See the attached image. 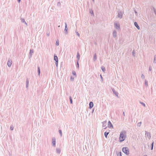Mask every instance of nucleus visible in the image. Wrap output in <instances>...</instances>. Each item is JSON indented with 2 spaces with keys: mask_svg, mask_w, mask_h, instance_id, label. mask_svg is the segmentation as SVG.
<instances>
[{
  "mask_svg": "<svg viewBox=\"0 0 156 156\" xmlns=\"http://www.w3.org/2000/svg\"><path fill=\"white\" fill-rule=\"evenodd\" d=\"M58 27H60V26H58Z\"/></svg>",
  "mask_w": 156,
  "mask_h": 156,
  "instance_id": "052dcab7",
  "label": "nucleus"
},
{
  "mask_svg": "<svg viewBox=\"0 0 156 156\" xmlns=\"http://www.w3.org/2000/svg\"><path fill=\"white\" fill-rule=\"evenodd\" d=\"M126 132L125 130L121 132L119 138L120 142H122L125 140L126 137Z\"/></svg>",
  "mask_w": 156,
  "mask_h": 156,
  "instance_id": "f257e3e1",
  "label": "nucleus"
},
{
  "mask_svg": "<svg viewBox=\"0 0 156 156\" xmlns=\"http://www.w3.org/2000/svg\"><path fill=\"white\" fill-rule=\"evenodd\" d=\"M92 13H93V12L92 11V12H90V13L92 14Z\"/></svg>",
  "mask_w": 156,
  "mask_h": 156,
  "instance_id": "4d7b16f0",
  "label": "nucleus"
},
{
  "mask_svg": "<svg viewBox=\"0 0 156 156\" xmlns=\"http://www.w3.org/2000/svg\"><path fill=\"white\" fill-rule=\"evenodd\" d=\"M55 63L56 66L57 67L58 66V62H55Z\"/></svg>",
  "mask_w": 156,
  "mask_h": 156,
  "instance_id": "e433bc0d",
  "label": "nucleus"
},
{
  "mask_svg": "<svg viewBox=\"0 0 156 156\" xmlns=\"http://www.w3.org/2000/svg\"><path fill=\"white\" fill-rule=\"evenodd\" d=\"M10 129L11 130H12L13 129V127L12 126H10Z\"/></svg>",
  "mask_w": 156,
  "mask_h": 156,
  "instance_id": "c03bdc74",
  "label": "nucleus"
},
{
  "mask_svg": "<svg viewBox=\"0 0 156 156\" xmlns=\"http://www.w3.org/2000/svg\"><path fill=\"white\" fill-rule=\"evenodd\" d=\"M123 115L124 116H125V114L124 112H123Z\"/></svg>",
  "mask_w": 156,
  "mask_h": 156,
  "instance_id": "de8ad7c7",
  "label": "nucleus"
},
{
  "mask_svg": "<svg viewBox=\"0 0 156 156\" xmlns=\"http://www.w3.org/2000/svg\"><path fill=\"white\" fill-rule=\"evenodd\" d=\"M61 5V3L60 2H58L57 3V6H58L60 7Z\"/></svg>",
  "mask_w": 156,
  "mask_h": 156,
  "instance_id": "473e14b6",
  "label": "nucleus"
},
{
  "mask_svg": "<svg viewBox=\"0 0 156 156\" xmlns=\"http://www.w3.org/2000/svg\"><path fill=\"white\" fill-rule=\"evenodd\" d=\"M123 119H124V117H123Z\"/></svg>",
  "mask_w": 156,
  "mask_h": 156,
  "instance_id": "bf43d9fd",
  "label": "nucleus"
},
{
  "mask_svg": "<svg viewBox=\"0 0 156 156\" xmlns=\"http://www.w3.org/2000/svg\"><path fill=\"white\" fill-rule=\"evenodd\" d=\"M54 60L55 62H58V57L55 55H54Z\"/></svg>",
  "mask_w": 156,
  "mask_h": 156,
  "instance_id": "2eb2a0df",
  "label": "nucleus"
},
{
  "mask_svg": "<svg viewBox=\"0 0 156 156\" xmlns=\"http://www.w3.org/2000/svg\"><path fill=\"white\" fill-rule=\"evenodd\" d=\"M154 12L155 14V15H156V10H154Z\"/></svg>",
  "mask_w": 156,
  "mask_h": 156,
  "instance_id": "49530a36",
  "label": "nucleus"
},
{
  "mask_svg": "<svg viewBox=\"0 0 156 156\" xmlns=\"http://www.w3.org/2000/svg\"><path fill=\"white\" fill-rule=\"evenodd\" d=\"M108 127L109 128H113V126L110 121H108Z\"/></svg>",
  "mask_w": 156,
  "mask_h": 156,
  "instance_id": "20e7f679",
  "label": "nucleus"
},
{
  "mask_svg": "<svg viewBox=\"0 0 156 156\" xmlns=\"http://www.w3.org/2000/svg\"><path fill=\"white\" fill-rule=\"evenodd\" d=\"M145 135L148 137L149 139L151 137V133L149 132L145 131Z\"/></svg>",
  "mask_w": 156,
  "mask_h": 156,
  "instance_id": "423d86ee",
  "label": "nucleus"
},
{
  "mask_svg": "<svg viewBox=\"0 0 156 156\" xmlns=\"http://www.w3.org/2000/svg\"><path fill=\"white\" fill-rule=\"evenodd\" d=\"M64 30L65 31V33L67 34L68 33V28H67V25L66 23H65V29Z\"/></svg>",
  "mask_w": 156,
  "mask_h": 156,
  "instance_id": "6e6552de",
  "label": "nucleus"
},
{
  "mask_svg": "<svg viewBox=\"0 0 156 156\" xmlns=\"http://www.w3.org/2000/svg\"><path fill=\"white\" fill-rule=\"evenodd\" d=\"M89 108L90 109L91 108L94 106V104L93 102L92 101H90L89 103Z\"/></svg>",
  "mask_w": 156,
  "mask_h": 156,
  "instance_id": "9d476101",
  "label": "nucleus"
},
{
  "mask_svg": "<svg viewBox=\"0 0 156 156\" xmlns=\"http://www.w3.org/2000/svg\"><path fill=\"white\" fill-rule=\"evenodd\" d=\"M59 133L60 134V135L61 136H62V130L60 129L59 130H58Z\"/></svg>",
  "mask_w": 156,
  "mask_h": 156,
  "instance_id": "bb28decb",
  "label": "nucleus"
},
{
  "mask_svg": "<svg viewBox=\"0 0 156 156\" xmlns=\"http://www.w3.org/2000/svg\"><path fill=\"white\" fill-rule=\"evenodd\" d=\"M117 156H122L121 152H120L117 154Z\"/></svg>",
  "mask_w": 156,
  "mask_h": 156,
  "instance_id": "72a5a7b5",
  "label": "nucleus"
},
{
  "mask_svg": "<svg viewBox=\"0 0 156 156\" xmlns=\"http://www.w3.org/2000/svg\"><path fill=\"white\" fill-rule=\"evenodd\" d=\"M114 27L117 30H119L120 28V25L119 23H117L116 22L114 23Z\"/></svg>",
  "mask_w": 156,
  "mask_h": 156,
  "instance_id": "7ed1b4c3",
  "label": "nucleus"
},
{
  "mask_svg": "<svg viewBox=\"0 0 156 156\" xmlns=\"http://www.w3.org/2000/svg\"><path fill=\"white\" fill-rule=\"evenodd\" d=\"M92 13H93V12L92 11V12H90V13L92 14Z\"/></svg>",
  "mask_w": 156,
  "mask_h": 156,
  "instance_id": "5fc2aeb1",
  "label": "nucleus"
},
{
  "mask_svg": "<svg viewBox=\"0 0 156 156\" xmlns=\"http://www.w3.org/2000/svg\"><path fill=\"white\" fill-rule=\"evenodd\" d=\"M56 152L58 154H60V153L61 152L60 149L59 148H57L56 149Z\"/></svg>",
  "mask_w": 156,
  "mask_h": 156,
  "instance_id": "aec40b11",
  "label": "nucleus"
},
{
  "mask_svg": "<svg viewBox=\"0 0 156 156\" xmlns=\"http://www.w3.org/2000/svg\"><path fill=\"white\" fill-rule=\"evenodd\" d=\"M80 57V55L79 53L78 52L77 53V55L76 56L77 60L79 61Z\"/></svg>",
  "mask_w": 156,
  "mask_h": 156,
  "instance_id": "4468645a",
  "label": "nucleus"
},
{
  "mask_svg": "<svg viewBox=\"0 0 156 156\" xmlns=\"http://www.w3.org/2000/svg\"><path fill=\"white\" fill-rule=\"evenodd\" d=\"M12 64V61L9 59L7 62V65L9 67H10Z\"/></svg>",
  "mask_w": 156,
  "mask_h": 156,
  "instance_id": "39448f33",
  "label": "nucleus"
},
{
  "mask_svg": "<svg viewBox=\"0 0 156 156\" xmlns=\"http://www.w3.org/2000/svg\"><path fill=\"white\" fill-rule=\"evenodd\" d=\"M69 100L70 101V103L71 104L73 103V100L72 97L71 96L69 97Z\"/></svg>",
  "mask_w": 156,
  "mask_h": 156,
  "instance_id": "a878e982",
  "label": "nucleus"
},
{
  "mask_svg": "<svg viewBox=\"0 0 156 156\" xmlns=\"http://www.w3.org/2000/svg\"><path fill=\"white\" fill-rule=\"evenodd\" d=\"M21 0H17V1L19 3H20V2L21 1Z\"/></svg>",
  "mask_w": 156,
  "mask_h": 156,
  "instance_id": "3c124183",
  "label": "nucleus"
},
{
  "mask_svg": "<svg viewBox=\"0 0 156 156\" xmlns=\"http://www.w3.org/2000/svg\"><path fill=\"white\" fill-rule=\"evenodd\" d=\"M101 69H102V71H103V72H105V69L104 67L103 66H102L101 67Z\"/></svg>",
  "mask_w": 156,
  "mask_h": 156,
  "instance_id": "5701e85b",
  "label": "nucleus"
},
{
  "mask_svg": "<svg viewBox=\"0 0 156 156\" xmlns=\"http://www.w3.org/2000/svg\"><path fill=\"white\" fill-rule=\"evenodd\" d=\"M102 123L103 124L102 127L103 128L105 127L106 124V121H104L102 122Z\"/></svg>",
  "mask_w": 156,
  "mask_h": 156,
  "instance_id": "dca6fc26",
  "label": "nucleus"
},
{
  "mask_svg": "<svg viewBox=\"0 0 156 156\" xmlns=\"http://www.w3.org/2000/svg\"><path fill=\"white\" fill-rule=\"evenodd\" d=\"M37 72L38 73V74L39 76L40 75V69L39 67H38L37 68Z\"/></svg>",
  "mask_w": 156,
  "mask_h": 156,
  "instance_id": "4be33fe9",
  "label": "nucleus"
},
{
  "mask_svg": "<svg viewBox=\"0 0 156 156\" xmlns=\"http://www.w3.org/2000/svg\"><path fill=\"white\" fill-rule=\"evenodd\" d=\"M47 36H49V34H47Z\"/></svg>",
  "mask_w": 156,
  "mask_h": 156,
  "instance_id": "864d4df0",
  "label": "nucleus"
},
{
  "mask_svg": "<svg viewBox=\"0 0 156 156\" xmlns=\"http://www.w3.org/2000/svg\"><path fill=\"white\" fill-rule=\"evenodd\" d=\"M21 21L22 22L24 23V22H25V20L23 18H21Z\"/></svg>",
  "mask_w": 156,
  "mask_h": 156,
  "instance_id": "7c9ffc66",
  "label": "nucleus"
},
{
  "mask_svg": "<svg viewBox=\"0 0 156 156\" xmlns=\"http://www.w3.org/2000/svg\"><path fill=\"white\" fill-rule=\"evenodd\" d=\"M153 148V147L151 146V150H152Z\"/></svg>",
  "mask_w": 156,
  "mask_h": 156,
  "instance_id": "8fccbe9b",
  "label": "nucleus"
},
{
  "mask_svg": "<svg viewBox=\"0 0 156 156\" xmlns=\"http://www.w3.org/2000/svg\"><path fill=\"white\" fill-rule=\"evenodd\" d=\"M52 143L53 146H55V138L52 139Z\"/></svg>",
  "mask_w": 156,
  "mask_h": 156,
  "instance_id": "ddd939ff",
  "label": "nucleus"
},
{
  "mask_svg": "<svg viewBox=\"0 0 156 156\" xmlns=\"http://www.w3.org/2000/svg\"><path fill=\"white\" fill-rule=\"evenodd\" d=\"M34 52V50L33 49H30V57L32 55L31 53H33Z\"/></svg>",
  "mask_w": 156,
  "mask_h": 156,
  "instance_id": "412c9836",
  "label": "nucleus"
},
{
  "mask_svg": "<svg viewBox=\"0 0 156 156\" xmlns=\"http://www.w3.org/2000/svg\"><path fill=\"white\" fill-rule=\"evenodd\" d=\"M152 68L151 66H149V71H151V70Z\"/></svg>",
  "mask_w": 156,
  "mask_h": 156,
  "instance_id": "58836bf2",
  "label": "nucleus"
},
{
  "mask_svg": "<svg viewBox=\"0 0 156 156\" xmlns=\"http://www.w3.org/2000/svg\"><path fill=\"white\" fill-rule=\"evenodd\" d=\"M153 62L156 63V55H154Z\"/></svg>",
  "mask_w": 156,
  "mask_h": 156,
  "instance_id": "b1692460",
  "label": "nucleus"
},
{
  "mask_svg": "<svg viewBox=\"0 0 156 156\" xmlns=\"http://www.w3.org/2000/svg\"><path fill=\"white\" fill-rule=\"evenodd\" d=\"M100 77H101V79L102 80H103V77H102L101 75V74L100 75Z\"/></svg>",
  "mask_w": 156,
  "mask_h": 156,
  "instance_id": "a18cd8bd",
  "label": "nucleus"
},
{
  "mask_svg": "<svg viewBox=\"0 0 156 156\" xmlns=\"http://www.w3.org/2000/svg\"><path fill=\"white\" fill-rule=\"evenodd\" d=\"M112 92H113V93L115 94V95L116 96H117V97H118V93L116 92L115 90L114 89V88H112Z\"/></svg>",
  "mask_w": 156,
  "mask_h": 156,
  "instance_id": "0eeeda50",
  "label": "nucleus"
},
{
  "mask_svg": "<svg viewBox=\"0 0 156 156\" xmlns=\"http://www.w3.org/2000/svg\"><path fill=\"white\" fill-rule=\"evenodd\" d=\"M122 14L121 12H119L118 13V18H121L122 17Z\"/></svg>",
  "mask_w": 156,
  "mask_h": 156,
  "instance_id": "9b49d317",
  "label": "nucleus"
},
{
  "mask_svg": "<svg viewBox=\"0 0 156 156\" xmlns=\"http://www.w3.org/2000/svg\"><path fill=\"white\" fill-rule=\"evenodd\" d=\"M145 85L146 86H148V82L146 80H145Z\"/></svg>",
  "mask_w": 156,
  "mask_h": 156,
  "instance_id": "c85d7f7f",
  "label": "nucleus"
},
{
  "mask_svg": "<svg viewBox=\"0 0 156 156\" xmlns=\"http://www.w3.org/2000/svg\"><path fill=\"white\" fill-rule=\"evenodd\" d=\"M107 127H105V128H104L105 129H106V128Z\"/></svg>",
  "mask_w": 156,
  "mask_h": 156,
  "instance_id": "13d9d810",
  "label": "nucleus"
},
{
  "mask_svg": "<svg viewBox=\"0 0 156 156\" xmlns=\"http://www.w3.org/2000/svg\"><path fill=\"white\" fill-rule=\"evenodd\" d=\"M59 44V42L58 41H57L56 42V46H58Z\"/></svg>",
  "mask_w": 156,
  "mask_h": 156,
  "instance_id": "c756f323",
  "label": "nucleus"
},
{
  "mask_svg": "<svg viewBox=\"0 0 156 156\" xmlns=\"http://www.w3.org/2000/svg\"><path fill=\"white\" fill-rule=\"evenodd\" d=\"M109 133V131H108V132H105V138H107V136H108V134Z\"/></svg>",
  "mask_w": 156,
  "mask_h": 156,
  "instance_id": "f3484780",
  "label": "nucleus"
},
{
  "mask_svg": "<svg viewBox=\"0 0 156 156\" xmlns=\"http://www.w3.org/2000/svg\"><path fill=\"white\" fill-rule=\"evenodd\" d=\"M24 23H25V24H26V25H27V23L26 22H24Z\"/></svg>",
  "mask_w": 156,
  "mask_h": 156,
  "instance_id": "603ef678",
  "label": "nucleus"
},
{
  "mask_svg": "<svg viewBox=\"0 0 156 156\" xmlns=\"http://www.w3.org/2000/svg\"><path fill=\"white\" fill-rule=\"evenodd\" d=\"M154 141H153V142H152V144H151V146L152 147H153V146H154Z\"/></svg>",
  "mask_w": 156,
  "mask_h": 156,
  "instance_id": "79ce46f5",
  "label": "nucleus"
},
{
  "mask_svg": "<svg viewBox=\"0 0 156 156\" xmlns=\"http://www.w3.org/2000/svg\"><path fill=\"white\" fill-rule=\"evenodd\" d=\"M122 151L127 155H129V149L127 147H123Z\"/></svg>",
  "mask_w": 156,
  "mask_h": 156,
  "instance_id": "f03ea898",
  "label": "nucleus"
},
{
  "mask_svg": "<svg viewBox=\"0 0 156 156\" xmlns=\"http://www.w3.org/2000/svg\"><path fill=\"white\" fill-rule=\"evenodd\" d=\"M140 103L143 105L144 107H145V106H146L145 104L144 103L140 102Z\"/></svg>",
  "mask_w": 156,
  "mask_h": 156,
  "instance_id": "c9c22d12",
  "label": "nucleus"
},
{
  "mask_svg": "<svg viewBox=\"0 0 156 156\" xmlns=\"http://www.w3.org/2000/svg\"><path fill=\"white\" fill-rule=\"evenodd\" d=\"M144 156H147L146 155H145V156L144 155Z\"/></svg>",
  "mask_w": 156,
  "mask_h": 156,
  "instance_id": "680f3d73",
  "label": "nucleus"
},
{
  "mask_svg": "<svg viewBox=\"0 0 156 156\" xmlns=\"http://www.w3.org/2000/svg\"><path fill=\"white\" fill-rule=\"evenodd\" d=\"M97 59V55L96 53H95L94 55V57L93 58L94 61H95Z\"/></svg>",
  "mask_w": 156,
  "mask_h": 156,
  "instance_id": "6ab92c4d",
  "label": "nucleus"
},
{
  "mask_svg": "<svg viewBox=\"0 0 156 156\" xmlns=\"http://www.w3.org/2000/svg\"><path fill=\"white\" fill-rule=\"evenodd\" d=\"M135 51L134 50H133L132 51V55L133 57L135 56Z\"/></svg>",
  "mask_w": 156,
  "mask_h": 156,
  "instance_id": "cd10ccee",
  "label": "nucleus"
},
{
  "mask_svg": "<svg viewBox=\"0 0 156 156\" xmlns=\"http://www.w3.org/2000/svg\"><path fill=\"white\" fill-rule=\"evenodd\" d=\"M141 77L142 79H144V78L145 76H144L143 74H142L141 75Z\"/></svg>",
  "mask_w": 156,
  "mask_h": 156,
  "instance_id": "ea45409f",
  "label": "nucleus"
},
{
  "mask_svg": "<svg viewBox=\"0 0 156 156\" xmlns=\"http://www.w3.org/2000/svg\"><path fill=\"white\" fill-rule=\"evenodd\" d=\"M29 83V80L28 78H27L26 79V87L27 88L28 87V85Z\"/></svg>",
  "mask_w": 156,
  "mask_h": 156,
  "instance_id": "a211bd4d",
  "label": "nucleus"
},
{
  "mask_svg": "<svg viewBox=\"0 0 156 156\" xmlns=\"http://www.w3.org/2000/svg\"><path fill=\"white\" fill-rule=\"evenodd\" d=\"M79 61L76 60V64H77V66L76 67L77 68H79Z\"/></svg>",
  "mask_w": 156,
  "mask_h": 156,
  "instance_id": "393cba45",
  "label": "nucleus"
},
{
  "mask_svg": "<svg viewBox=\"0 0 156 156\" xmlns=\"http://www.w3.org/2000/svg\"><path fill=\"white\" fill-rule=\"evenodd\" d=\"M92 1H94V0H92Z\"/></svg>",
  "mask_w": 156,
  "mask_h": 156,
  "instance_id": "e2e57ef3",
  "label": "nucleus"
},
{
  "mask_svg": "<svg viewBox=\"0 0 156 156\" xmlns=\"http://www.w3.org/2000/svg\"><path fill=\"white\" fill-rule=\"evenodd\" d=\"M92 13H93V12L92 11V12H90V13L92 14Z\"/></svg>",
  "mask_w": 156,
  "mask_h": 156,
  "instance_id": "6e6d98bb",
  "label": "nucleus"
},
{
  "mask_svg": "<svg viewBox=\"0 0 156 156\" xmlns=\"http://www.w3.org/2000/svg\"><path fill=\"white\" fill-rule=\"evenodd\" d=\"M134 12H135V13L136 14V16H137L138 14H137V12H136V10H134Z\"/></svg>",
  "mask_w": 156,
  "mask_h": 156,
  "instance_id": "a19ab883",
  "label": "nucleus"
},
{
  "mask_svg": "<svg viewBox=\"0 0 156 156\" xmlns=\"http://www.w3.org/2000/svg\"><path fill=\"white\" fill-rule=\"evenodd\" d=\"M152 9H153V10H154H154H156V9H155V8H154V7H153V8H152Z\"/></svg>",
  "mask_w": 156,
  "mask_h": 156,
  "instance_id": "09e8293b",
  "label": "nucleus"
},
{
  "mask_svg": "<svg viewBox=\"0 0 156 156\" xmlns=\"http://www.w3.org/2000/svg\"><path fill=\"white\" fill-rule=\"evenodd\" d=\"M117 33L115 30H114L112 34L113 37L115 38L117 36Z\"/></svg>",
  "mask_w": 156,
  "mask_h": 156,
  "instance_id": "1a4fd4ad",
  "label": "nucleus"
},
{
  "mask_svg": "<svg viewBox=\"0 0 156 156\" xmlns=\"http://www.w3.org/2000/svg\"><path fill=\"white\" fill-rule=\"evenodd\" d=\"M141 122L138 123L137 125V126H139V127L140 126H141Z\"/></svg>",
  "mask_w": 156,
  "mask_h": 156,
  "instance_id": "2f4dec72",
  "label": "nucleus"
},
{
  "mask_svg": "<svg viewBox=\"0 0 156 156\" xmlns=\"http://www.w3.org/2000/svg\"><path fill=\"white\" fill-rule=\"evenodd\" d=\"M70 80L71 81H74V78L71 76V77L70 78Z\"/></svg>",
  "mask_w": 156,
  "mask_h": 156,
  "instance_id": "4c0bfd02",
  "label": "nucleus"
},
{
  "mask_svg": "<svg viewBox=\"0 0 156 156\" xmlns=\"http://www.w3.org/2000/svg\"><path fill=\"white\" fill-rule=\"evenodd\" d=\"M72 74L74 76L76 75V73L75 71H73L72 72Z\"/></svg>",
  "mask_w": 156,
  "mask_h": 156,
  "instance_id": "f704fd0d",
  "label": "nucleus"
},
{
  "mask_svg": "<svg viewBox=\"0 0 156 156\" xmlns=\"http://www.w3.org/2000/svg\"><path fill=\"white\" fill-rule=\"evenodd\" d=\"M76 35H77L78 36H80V34L78 32H76Z\"/></svg>",
  "mask_w": 156,
  "mask_h": 156,
  "instance_id": "37998d69",
  "label": "nucleus"
},
{
  "mask_svg": "<svg viewBox=\"0 0 156 156\" xmlns=\"http://www.w3.org/2000/svg\"><path fill=\"white\" fill-rule=\"evenodd\" d=\"M134 25L138 30H139L140 29V27L138 26L137 23L136 22H134Z\"/></svg>",
  "mask_w": 156,
  "mask_h": 156,
  "instance_id": "f8f14e48",
  "label": "nucleus"
}]
</instances>
